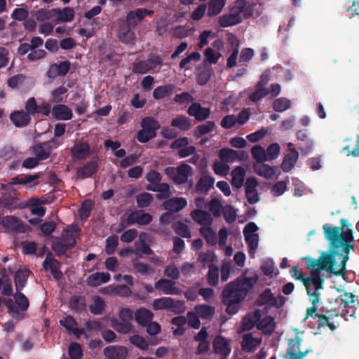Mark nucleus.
<instances>
[{"label": "nucleus", "instance_id": "nucleus-1", "mask_svg": "<svg viewBox=\"0 0 359 359\" xmlns=\"http://www.w3.org/2000/svg\"><path fill=\"white\" fill-rule=\"evenodd\" d=\"M340 224L341 227L330 226L327 224L323 226L325 238L330 242L332 248L330 254L323 252L318 259L309 257L304 258L307 268L311 269V277L304 278L300 275L297 279L303 283L309 297H312V292L320 294L319 290L323 288L321 270H326L337 276L343 275L346 271L349 252L354 248L352 244L354 237L352 230L346 229L348 226L346 219H341Z\"/></svg>", "mask_w": 359, "mask_h": 359}, {"label": "nucleus", "instance_id": "nucleus-2", "mask_svg": "<svg viewBox=\"0 0 359 359\" xmlns=\"http://www.w3.org/2000/svg\"><path fill=\"white\" fill-rule=\"evenodd\" d=\"M257 280L256 275L251 277L241 276L225 285L222 292V303L226 306L225 311L229 315H235L238 312L242 302Z\"/></svg>", "mask_w": 359, "mask_h": 359}, {"label": "nucleus", "instance_id": "nucleus-3", "mask_svg": "<svg viewBox=\"0 0 359 359\" xmlns=\"http://www.w3.org/2000/svg\"><path fill=\"white\" fill-rule=\"evenodd\" d=\"M254 4L247 0H236L229 6V12L218 18V24L222 27H228L241 23L243 19H249L253 15Z\"/></svg>", "mask_w": 359, "mask_h": 359}, {"label": "nucleus", "instance_id": "nucleus-4", "mask_svg": "<svg viewBox=\"0 0 359 359\" xmlns=\"http://www.w3.org/2000/svg\"><path fill=\"white\" fill-rule=\"evenodd\" d=\"M165 173L175 184L181 185L185 184L192 175V168L188 164H182L176 168L168 167L165 169Z\"/></svg>", "mask_w": 359, "mask_h": 359}, {"label": "nucleus", "instance_id": "nucleus-5", "mask_svg": "<svg viewBox=\"0 0 359 359\" xmlns=\"http://www.w3.org/2000/svg\"><path fill=\"white\" fill-rule=\"evenodd\" d=\"M163 63L162 58L157 55L151 54L147 60H140L133 64V72L135 74H144L156 67L161 66Z\"/></svg>", "mask_w": 359, "mask_h": 359}, {"label": "nucleus", "instance_id": "nucleus-6", "mask_svg": "<svg viewBox=\"0 0 359 359\" xmlns=\"http://www.w3.org/2000/svg\"><path fill=\"white\" fill-rule=\"evenodd\" d=\"M297 332L294 339L288 340V348L284 355L285 359H303L308 353L312 352V349L307 348L304 351H300V344L302 341Z\"/></svg>", "mask_w": 359, "mask_h": 359}, {"label": "nucleus", "instance_id": "nucleus-7", "mask_svg": "<svg viewBox=\"0 0 359 359\" xmlns=\"http://www.w3.org/2000/svg\"><path fill=\"white\" fill-rule=\"evenodd\" d=\"M1 224L6 229L8 233H20L26 231V226L21 222L20 219L13 215L3 217L1 220Z\"/></svg>", "mask_w": 359, "mask_h": 359}, {"label": "nucleus", "instance_id": "nucleus-8", "mask_svg": "<svg viewBox=\"0 0 359 359\" xmlns=\"http://www.w3.org/2000/svg\"><path fill=\"white\" fill-rule=\"evenodd\" d=\"M70 152L73 159L86 160L91 154L90 147L87 141L80 140L75 142Z\"/></svg>", "mask_w": 359, "mask_h": 359}, {"label": "nucleus", "instance_id": "nucleus-9", "mask_svg": "<svg viewBox=\"0 0 359 359\" xmlns=\"http://www.w3.org/2000/svg\"><path fill=\"white\" fill-rule=\"evenodd\" d=\"M43 267L45 271L50 270L52 276L56 280L62 278L63 275L60 271L61 263L53 257L52 252H49L47 253L43 262Z\"/></svg>", "mask_w": 359, "mask_h": 359}, {"label": "nucleus", "instance_id": "nucleus-10", "mask_svg": "<svg viewBox=\"0 0 359 359\" xmlns=\"http://www.w3.org/2000/svg\"><path fill=\"white\" fill-rule=\"evenodd\" d=\"M214 352L220 355L219 359H227L231 351L230 342L223 336H217L213 341Z\"/></svg>", "mask_w": 359, "mask_h": 359}, {"label": "nucleus", "instance_id": "nucleus-11", "mask_svg": "<svg viewBox=\"0 0 359 359\" xmlns=\"http://www.w3.org/2000/svg\"><path fill=\"white\" fill-rule=\"evenodd\" d=\"M71 62L69 60L61 61L60 63H53L46 72V76L49 79H55L57 76H64L69 71Z\"/></svg>", "mask_w": 359, "mask_h": 359}, {"label": "nucleus", "instance_id": "nucleus-12", "mask_svg": "<svg viewBox=\"0 0 359 359\" xmlns=\"http://www.w3.org/2000/svg\"><path fill=\"white\" fill-rule=\"evenodd\" d=\"M54 140L46 141L36 144L32 147V151L35 155L36 158L40 162L41 161L46 160L50 156L53 150L52 143Z\"/></svg>", "mask_w": 359, "mask_h": 359}, {"label": "nucleus", "instance_id": "nucleus-13", "mask_svg": "<svg viewBox=\"0 0 359 359\" xmlns=\"http://www.w3.org/2000/svg\"><path fill=\"white\" fill-rule=\"evenodd\" d=\"M257 184L258 182L255 177H248L245 181V196L250 204H255L260 200L257 190Z\"/></svg>", "mask_w": 359, "mask_h": 359}, {"label": "nucleus", "instance_id": "nucleus-14", "mask_svg": "<svg viewBox=\"0 0 359 359\" xmlns=\"http://www.w3.org/2000/svg\"><path fill=\"white\" fill-rule=\"evenodd\" d=\"M99 164L97 161L92 159L85 163L83 166L76 169V177L81 180L91 177L97 172Z\"/></svg>", "mask_w": 359, "mask_h": 359}, {"label": "nucleus", "instance_id": "nucleus-15", "mask_svg": "<svg viewBox=\"0 0 359 359\" xmlns=\"http://www.w3.org/2000/svg\"><path fill=\"white\" fill-rule=\"evenodd\" d=\"M132 25L133 22L128 21L127 19L119 24L118 36L124 43H132L135 40V34L130 27Z\"/></svg>", "mask_w": 359, "mask_h": 359}, {"label": "nucleus", "instance_id": "nucleus-16", "mask_svg": "<svg viewBox=\"0 0 359 359\" xmlns=\"http://www.w3.org/2000/svg\"><path fill=\"white\" fill-rule=\"evenodd\" d=\"M341 304L344 306V309L340 315L353 316L355 308L358 304V298L351 292H345L340 299Z\"/></svg>", "mask_w": 359, "mask_h": 359}, {"label": "nucleus", "instance_id": "nucleus-17", "mask_svg": "<svg viewBox=\"0 0 359 359\" xmlns=\"http://www.w3.org/2000/svg\"><path fill=\"white\" fill-rule=\"evenodd\" d=\"M9 118L16 128H25L30 123L32 120L29 114L22 109L11 112Z\"/></svg>", "mask_w": 359, "mask_h": 359}, {"label": "nucleus", "instance_id": "nucleus-18", "mask_svg": "<svg viewBox=\"0 0 359 359\" xmlns=\"http://www.w3.org/2000/svg\"><path fill=\"white\" fill-rule=\"evenodd\" d=\"M176 283L173 280L161 278L154 283V287L160 290L165 294H179L181 290L175 286Z\"/></svg>", "mask_w": 359, "mask_h": 359}, {"label": "nucleus", "instance_id": "nucleus-19", "mask_svg": "<svg viewBox=\"0 0 359 359\" xmlns=\"http://www.w3.org/2000/svg\"><path fill=\"white\" fill-rule=\"evenodd\" d=\"M297 139L301 141L302 143L299 144L298 148L304 155L308 154L311 151L313 146V142L308 135V131L306 129L299 130L296 133Z\"/></svg>", "mask_w": 359, "mask_h": 359}, {"label": "nucleus", "instance_id": "nucleus-20", "mask_svg": "<svg viewBox=\"0 0 359 359\" xmlns=\"http://www.w3.org/2000/svg\"><path fill=\"white\" fill-rule=\"evenodd\" d=\"M187 205V201L182 197H173L168 199L167 198L163 203L164 210L170 212L171 213L177 212L182 210Z\"/></svg>", "mask_w": 359, "mask_h": 359}, {"label": "nucleus", "instance_id": "nucleus-21", "mask_svg": "<svg viewBox=\"0 0 359 359\" xmlns=\"http://www.w3.org/2000/svg\"><path fill=\"white\" fill-rule=\"evenodd\" d=\"M103 353L107 359H125L128 350L123 346H109L104 349Z\"/></svg>", "mask_w": 359, "mask_h": 359}, {"label": "nucleus", "instance_id": "nucleus-22", "mask_svg": "<svg viewBox=\"0 0 359 359\" xmlns=\"http://www.w3.org/2000/svg\"><path fill=\"white\" fill-rule=\"evenodd\" d=\"M51 112L56 120L68 121L73 116L72 109L62 104L53 106Z\"/></svg>", "mask_w": 359, "mask_h": 359}, {"label": "nucleus", "instance_id": "nucleus-23", "mask_svg": "<svg viewBox=\"0 0 359 359\" xmlns=\"http://www.w3.org/2000/svg\"><path fill=\"white\" fill-rule=\"evenodd\" d=\"M146 189L154 192H158L156 194V198L158 200L167 199L170 198L171 194L170 185L168 183H161V182L153 187L151 186H146Z\"/></svg>", "mask_w": 359, "mask_h": 359}, {"label": "nucleus", "instance_id": "nucleus-24", "mask_svg": "<svg viewBox=\"0 0 359 359\" xmlns=\"http://www.w3.org/2000/svg\"><path fill=\"white\" fill-rule=\"evenodd\" d=\"M191 216L194 221L200 225L210 226L213 222L211 215L205 210H194L191 212Z\"/></svg>", "mask_w": 359, "mask_h": 359}, {"label": "nucleus", "instance_id": "nucleus-25", "mask_svg": "<svg viewBox=\"0 0 359 359\" xmlns=\"http://www.w3.org/2000/svg\"><path fill=\"white\" fill-rule=\"evenodd\" d=\"M214 182L215 179L212 177L203 175L196 183L195 191L199 194H206L212 187Z\"/></svg>", "mask_w": 359, "mask_h": 359}, {"label": "nucleus", "instance_id": "nucleus-26", "mask_svg": "<svg viewBox=\"0 0 359 359\" xmlns=\"http://www.w3.org/2000/svg\"><path fill=\"white\" fill-rule=\"evenodd\" d=\"M257 328L264 334L271 335L276 329L274 318L271 316H266L257 323Z\"/></svg>", "mask_w": 359, "mask_h": 359}, {"label": "nucleus", "instance_id": "nucleus-27", "mask_svg": "<svg viewBox=\"0 0 359 359\" xmlns=\"http://www.w3.org/2000/svg\"><path fill=\"white\" fill-rule=\"evenodd\" d=\"M154 13V11L147 8H137L135 11H130L126 16L127 20L133 22V25H137L136 18L139 21L142 20L147 15L151 16Z\"/></svg>", "mask_w": 359, "mask_h": 359}, {"label": "nucleus", "instance_id": "nucleus-28", "mask_svg": "<svg viewBox=\"0 0 359 359\" xmlns=\"http://www.w3.org/2000/svg\"><path fill=\"white\" fill-rule=\"evenodd\" d=\"M153 317V313L145 308H140L137 309L135 313L136 322L143 327H145L148 323H149L152 320Z\"/></svg>", "mask_w": 359, "mask_h": 359}, {"label": "nucleus", "instance_id": "nucleus-29", "mask_svg": "<svg viewBox=\"0 0 359 359\" xmlns=\"http://www.w3.org/2000/svg\"><path fill=\"white\" fill-rule=\"evenodd\" d=\"M299 158V152L296 149H291L287 154L281 164V168L284 172H289L296 164Z\"/></svg>", "mask_w": 359, "mask_h": 359}, {"label": "nucleus", "instance_id": "nucleus-30", "mask_svg": "<svg viewBox=\"0 0 359 359\" xmlns=\"http://www.w3.org/2000/svg\"><path fill=\"white\" fill-rule=\"evenodd\" d=\"M253 169L258 175L266 179L272 178L275 175L274 168L264 162L255 163Z\"/></svg>", "mask_w": 359, "mask_h": 359}, {"label": "nucleus", "instance_id": "nucleus-31", "mask_svg": "<svg viewBox=\"0 0 359 359\" xmlns=\"http://www.w3.org/2000/svg\"><path fill=\"white\" fill-rule=\"evenodd\" d=\"M174 84H166L156 88L153 91V97L155 100H161L173 94L175 90Z\"/></svg>", "mask_w": 359, "mask_h": 359}, {"label": "nucleus", "instance_id": "nucleus-32", "mask_svg": "<svg viewBox=\"0 0 359 359\" xmlns=\"http://www.w3.org/2000/svg\"><path fill=\"white\" fill-rule=\"evenodd\" d=\"M246 171L241 167L237 166L231 172V184L236 189H240L243 185Z\"/></svg>", "mask_w": 359, "mask_h": 359}, {"label": "nucleus", "instance_id": "nucleus-33", "mask_svg": "<svg viewBox=\"0 0 359 359\" xmlns=\"http://www.w3.org/2000/svg\"><path fill=\"white\" fill-rule=\"evenodd\" d=\"M261 343V339L253 337L252 333L243 335L242 347L244 351L250 352L255 350Z\"/></svg>", "mask_w": 359, "mask_h": 359}, {"label": "nucleus", "instance_id": "nucleus-34", "mask_svg": "<svg viewBox=\"0 0 359 359\" xmlns=\"http://www.w3.org/2000/svg\"><path fill=\"white\" fill-rule=\"evenodd\" d=\"M55 15H57V20L62 22H71L74 18V11L71 7H65L63 9L53 8Z\"/></svg>", "mask_w": 359, "mask_h": 359}, {"label": "nucleus", "instance_id": "nucleus-35", "mask_svg": "<svg viewBox=\"0 0 359 359\" xmlns=\"http://www.w3.org/2000/svg\"><path fill=\"white\" fill-rule=\"evenodd\" d=\"M257 304L259 306L265 305L269 308H271L273 307V305H276L275 296L270 288L264 290L261 293L257 299Z\"/></svg>", "mask_w": 359, "mask_h": 359}, {"label": "nucleus", "instance_id": "nucleus-36", "mask_svg": "<svg viewBox=\"0 0 359 359\" xmlns=\"http://www.w3.org/2000/svg\"><path fill=\"white\" fill-rule=\"evenodd\" d=\"M171 126L182 131H187L191 127V120L184 115H180L171 121Z\"/></svg>", "mask_w": 359, "mask_h": 359}, {"label": "nucleus", "instance_id": "nucleus-37", "mask_svg": "<svg viewBox=\"0 0 359 359\" xmlns=\"http://www.w3.org/2000/svg\"><path fill=\"white\" fill-rule=\"evenodd\" d=\"M195 311L200 318L206 320L212 319L215 313V307L207 304L196 306Z\"/></svg>", "mask_w": 359, "mask_h": 359}, {"label": "nucleus", "instance_id": "nucleus-38", "mask_svg": "<svg viewBox=\"0 0 359 359\" xmlns=\"http://www.w3.org/2000/svg\"><path fill=\"white\" fill-rule=\"evenodd\" d=\"M140 126L142 129L152 133H156V131L161 128V125L158 121L151 116H146L143 118L141 121Z\"/></svg>", "mask_w": 359, "mask_h": 359}, {"label": "nucleus", "instance_id": "nucleus-39", "mask_svg": "<svg viewBox=\"0 0 359 359\" xmlns=\"http://www.w3.org/2000/svg\"><path fill=\"white\" fill-rule=\"evenodd\" d=\"M29 271L27 270L19 269L14 276V283L16 291H21L26 285Z\"/></svg>", "mask_w": 359, "mask_h": 359}, {"label": "nucleus", "instance_id": "nucleus-40", "mask_svg": "<svg viewBox=\"0 0 359 359\" xmlns=\"http://www.w3.org/2000/svg\"><path fill=\"white\" fill-rule=\"evenodd\" d=\"M226 5V0H210L208 3V15L216 16L221 13Z\"/></svg>", "mask_w": 359, "mask_h": 359}, {"label": "nucleus", "instance_id": "nucleus-41", "mask_svg": "<svg viewBox=\"0 0 359 359\" xmlns=\"http://www.w3.org/2000/svg\"><path fill=\"white\" fill-rule=\"evenodd\" d=\"M215 128V123L214 121H206L205 123L198 125L194 131V135L196 138H199L213 131Z\"/></svg>", "mask_w": 359, "mask_h": 359}, {"label": "nucleus", "instance_id": "nucleus-42", "mask_svg": "<svg viewBox=\"0 0 359 359\" xmlns=\"http://www.w3.org/2000/svg\"><path fill=\"white\" fill-rule=\"evenodd\" d=\"M111 327L118 333L128 334L132 332L133 325L130 322H125L114 318L111 320Z\"/></svg>", "mask_w": 359, "mask_h": 359}, {"label": "nucleus", "instance_id": "nucleus-43", "mask_svg": "<svg viewBox=\"0 0 359 359\" xmlns=\"http://www.w3.org/2000/svg\"><path fill=\"white\" fill-rule=\"evenodd\" d=\"M213 72L210 67H204L199 69L197 74L196 82L200 86L206 85L210 81Z\"/></svg>", "mask_w": 359, "mask_h": 359}, {"label": "nucleus", "instance_id": "nucleus-44", "mask_svg": "<svg viewBox=\"0 0 359 359\" xmlns=\"http://www.w3.org/2000/svg\"><path fill=\"white\" fill-rule=\"evenodd\" d=\"M238 152L231 149L223 148L219 150V157L222 161L231 163L237 160Z\"/></svg>", "mask_w": 359, "mask_h": 359}, {"label": "nucleus", "instance_id": "nucleus-45", "mask_svg": "<svg viewBox=\"0 0 359 359\" xmlns=\"http://www.w3.org/2000/svg\"><path fill=\"white\" fill-rule=\"evenodd\" d=\"M199 232L208 244L210 245H216L217 242V235L211 227H201L199 229Z\"/></svg>", "mask_w": 359, "mask_h": 359}, {"label": "nucleus", "instance_id": "nucleus-46", "mask_svg": "<svg viewBox=\"0 0 359 359\" xmlns=\"http://www.w3.org/2000/svg\"><path fill=\"white\" fill-rule=\"evenodd\" d=\"M86 304L85 298L82 296L72 297L69 300V308L78 313L86 310Z\"/></svg>", "mask_w": 359, "mask_h": 359}, {"label": "nucleus", "instance_id": "nucleus-47", "mask_svg": "<svg viewBox=\"0 0 359 359\" xmlns=\"http://www.w3.org/2000/svg\"><path fill=\"white\" fill-rule=\"evenodd\" d=\"M173 303V299L171 297H161L154 300L152 307L154 310H170Z\"/></svg>", "mask_w": 359, "mask_h": 359}, {"label": "nucleus", "instance_id": "nucleus-48", "mask_svg": "<svg viewBox=\"0 0 359 359\" xmlns=\"http://www.w3.org/2000/svg\"><path fill=\"white\" fill-rule=\"evenodd\" d=\"M339 316H340V313L335 308L326 311L325 314H316V316L318 318V326H327L330 322L329 319Z\"/></svg>", "mask_w": 359, "mask_h": 359}, {"label": "nucleus", "instance_id": "nucleus-49", "mask_svg": "<svg viewBox=\"0 0 359 359\" xmlns=\"http://www.w3.org/2000/svg\"><path fill=\"white\" fill-rule=\"evenodd\" d=\"M208 268L207 283L209 285L215 287L217 285L219 281V268L215 264H209Z\"/></svg>", "mask_w": 359, "mask_h": 359}, {"label": "nucleus", "instance_id": "nucleus-50", "mask_svg": "<svg viewBox=\"0 0 359 359\" xmlns=\"http://www.w3.org/2000/svg\"><path fill=\"white\" fill-rule=\"evenodd\" d=\"M13 298L16 305L18 306V310L22 311H26L29 306V302L27 297L22 293L20 291H16L15 294H13Z\"/></svg>", "mask_w": 359, "mask_h": 359}, {"label": "nucleus", "instance_id": "nucleus-51", "mask_svg": "<svg viewBox=\"0 0 359 359\" xmlns=\"http://www.w3.org/2000/svg\"><path fill=\"white\" fill-rule=\"evenodd\" d=\"M51 247L57 257L64 255L69 249L72 248L67 245L65 241H62V239L54 241Z\"/></svg>", "mask_w": 359, "mask_h": 359}, {"label": "nucleus", "instance_id": "nucleus-52", "mask_svg": "<svg viewBox=\"0 0 359 359\" xmlns=\"http://www.w3.org/2000/svg\"><path fill=\"white\" fill-rule=\"evenodd\" d=\"M291 107V102L286 97L276 99L273 102V109L276 112H283Z\"/></svg>", "mask_w": 359, "mask_h": 359}, {"label": "nucleus", "instance_id": "nucleus-53", "mask_svg": "<svg viewBox=\"0 0 359 359\" xmlns=\"http://www.w3.org/2000/svg\"><path fill=\"white\" fill-rule=\"evenodd\" d=\"M94 304L90 305L89 310L94 315H100L104 311L106 305L104 299L99 297L95 296L93 298Z\"/></svg>", "mask_w": 359, "mask_h": 359}, {"label": "nucleus", "instance_id": "nucleus-54", "mask_svg": "<svg viewBox=\"0 0 359 359\" xmlns=\"http://www.w3.org/2000/svg\"><path fill=\"white\" fill-rule=\"evenodd\" d=\"M154 200L151 194L143 192L136 196V202L137 206L140 208L148 207Z\"/></svg>", "mask_w": 359, "mask_h": 359}, {"label": "nucleus", "instance_id": "nucleus-55", "mask_svg": "<svg viewBox=\"0 0 359 359\" xmlns=\"http://www.w3.org/2000/svg\"><path fill=\"white\" fill-rule=\"evenodd\" d=\"M201 55L198 52H197V51L193 52L191 54H189V55H187V57H185L184 58H183L180 61V62L179 64V67L181 69H189L190 67L189 66V65L191 63V61L198 62L201 60Z\"/></svg>", "mask_w": 359, "mask_h": 359}, {"label": "nucleus", "instance_id": "nucleus-56", "mask_svg": "<svg viewBox=\"0 0 359 359\" xmlns=\"http://www.w3.org/2000/svg\"><path fill=\"white\" fill-rule=\"evenodd\" d=\"M174 231L182 238H190L191 233L187 224L182 222H177L172 224V226Z\"/></svg>", "mask_w": 359, "mask_h": 359}, {"label": "nucleus", "instance_id": "nucleus-57", "mask_svg": "<svg viewBox=\"0 0 359 359\" xmlns=\"http://www.w3.org/2000/svg\"><path fill=\"white\" fill-rule=\"evenodd\" d=\"M31 212L33 215L43 217L46 214V208L41 206V203H46V201H41L38 198H32L31 200Z\"/></svg>", "mask_w": 359, "mask_h": 359}, {"label": "nucleus", "instance_id": "nucleus-58", "mask_svg": "<svg viewBox=\"0 0 359 359\" xmlns=\"http://www.w3.org/2000/svg\"><path fill=\"white\" fill-rule=\"evenodd\" d=\"M60 325L64 327L69 334H72L75 327L78 326V323L73 316L68 315L63 319L60 320Z\"/></svg>", "mask_w": 359, "mask_h": 359}, {"label": "nucleus", "instance_id": "nucleus-59", "mask_svg": "<svg viewBox=\"0 0 359 359\" xmlns=\"http://www.w3.org/2000/svg\"><path fill=\"white\" fill-rule=\"evenodd\" d=\"M256 88L255 91L249 95V99L252 102H257L269 94V90L265 87L256 86Z\"/></svg>", "mask_w": 359, "mask_h": 359}, {"label": "nucleus", "instance_id": "nucleus-60", "mask_svg": "<svg viewBox=\"0 0 359 359\" xmlns=\"http://www.w3.org/2000/svg\"><path fill=\"white\" fill-rule=\"evenodd\" d=\"M251 154L256 163H261L266 161V151L264 149L259 146L255 145L251 149Z\"/></svg>", "mask_w": 359, "mask_h": 359}, {"label": "nucleus", "instance_id": "nucleus-61", "mask_svg": "<svg viewBox=\"0 0 359 359\" xmlns=\"http://www.w3.org/2000/svg\"><path fill=\"white\" fill-rule=\"evenodd\" d=\"M223 216L225 221L231 224L236 221V212L234 208L231 205H226L222 208Z\"/></svg>", "mask_w": 359, "mask_h": 359}, {"label": "nucleus", "instance_id": "nucleus-62", "mask_svg": "<svg viewBox=\"0 0 359 359\" xmlns=\"http://www.w3.org/2000/svg\"><path fill=\"white\" fill-rule=\"evenodd\" d=\"M130 342L142 350L146 351L149 348V343L142 336L134 334L129 339Z\"/></svg>", "mask_w": 359, "mask_h": 359}, {"label": "nucleus", "instance_id": "nucleus-63", "mask_svg": "<svg viewBox=\"0 0 359 359\" xmlns=\"http://www.w3.org/2000/svg\"><path fill=\"white\" fill-rule=\"evenodd\" d=\"M93 207V203L91 200H86L82 203L79 210V215L82 220H86L90 217Z\"/></svg>", "mask_w": 359, "mask_h": 359}, {"label": "nucleus", "instance_id": "nucleus-64", "mask_svg": "<svg viewBox=\"0 0 359 359\" xmlns=\"http://www.w3.org/2000/svg\"><path fill=\"white\" fill-rule=\"evenodd\" d=\"M69 355L71 359H81L83 355L81 346L79 343L73 342L69 346Z\"/></svg>", "mask_w": 359, "mask_h": 359}]
</instances>
